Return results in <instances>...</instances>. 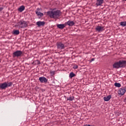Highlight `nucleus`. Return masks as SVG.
<instances>
[{"mask_svg":"<svg viewBox=\"0 0 126 126\" xmlns=\"http://www.w3.org/2000/svg\"><path fill=\"white\" fill-rule=\"evenodd\" d=\"M38 80H39L41 83H47L48 82V79L45 77H39Z\"/></svg>","mask_w":126,"mask_h":126,"instance_id":"6e6552de","label":"nucleus"},{"mask_svg":"<svg viewBox=\"0 0 126 126\" xmlns=\"http://www.w3.org/2000/svg\"><path fill=\"white\" fill-rule=\"evenodd\" d=\"M57 44V48L60 50H63L66 47L64 45V44L62 43L61 42H58Z\"/></svg>","mask_w":126,"mask_h":126,"instance_id":"423d86ee","label":"nucleus"},{"mask_svg":"<svg viewBox=\"0 0 126 126\" xmlns=\"http://www.w3.org/2000/svg\"><path fill=\"white\" fill-rule=\"evenodd\" d=\"M111 98H112V95H109L107 96H105L103 98V99L104 100V101H106V102H108V101H110V99H111Z\"/></svg>","mask_w":126,"mask_h":126,"instance_id":"ddd939ff","label":"nucleus"},{"mask_svg":"<svg viewBox=\"0 0 126 126\" xmlns=\"http://www.w3.org/2000/svg\"><path fill=\"white\" fill-rule=\"evenodd\" d=\"M24 9H25V6H24V5L21 6L18 9V11H20V12H22V11H23V10H24Z\"/></svg>","mask_w":126,"mask_h":126,"instance_id":"2eb2a0df","label":"nucleus"},{"mask_svg":"<svg viewBox=\"0 0 126 126\" xmlns=\"http://www.w3.org/2000/svg\"><path fill=\"white\" fill-rule=\"evenodd\" d=\"M3 9V8L0 7V11H2V10Z\"/></svg>","mask_w":126,"mask_h":126,"instance_id":"393cba45","label":"nucleus"},{"mask_svg":"<svg viewBox=\"0 0 126 126\" xmlns=\"http://www.w3.org/2000/svg\"><path fill=\"white\" fill-rule=\"evenodd\" d=\"M12 84L13 83L12 82H10L7 83L5 82L2 83L0 84V90H5L7 87H10V86H12Z\"/></svg>","mask_w":126,"mask_h":126,"instance_id":"7ed1b4c3","label":"nucleus"},{"mask_svg":"<svg viewBox=\"0 0 126 126\" xmlns=\"http://www.w3.org/2000/svg\"><path fill=\"white\" fill-rule=\"evenodd\" d=\"M126 92V87H123L119 89L118 91V94L119 95H121V96H123V95H125V93Z\"/></svg>","mask_w":126,"mask_h":126,"instance_id":"0eeeda50","label":"nucleus"},{"mask_svg":"<svg viewBox=\"0 0 126 126\" xmlns=\"http://www.w3.org/2000/svg\"><path fill=\"white\" fill-rule=\"evenodd\" d=\"M19 33H20L19 32H13L12 34L14 36H16V35H19Z\"/></svg>","mask_w":126,"mask_h":126,"instance_id":"412c9836","label":"nucleus"},{"mask_svg":"<svg viewBox=\"0 0 126 126\" xmlns=\"http://www.w3.org/2000/svg\"><path fill=\"white\" fill-rule=\"evenodd\" d=\"M13 32H19V30H15V31H13Z\"/></svg>","mask_w":126,"mask_h":126,"instance_id":"a878e982","label":"nucleus"},{"mask_svg":"<svg viewBox=\"0 0 126 126\" xmlns=\"http://www.w3.org/2000/svg\"><path fill=\"white\" fill-rule=\"evenodd\" d=\"M35 13L37 14V16H40V17H42V16H44V14L38 11H36Z\"/></svg>","mask_w":126,"mask_h":126,"instance_id":"dca6fc26","label":"nucleus"},{"mask_svg":"<svg viewBox=\"0 0 126 126\" xmlns=\"http://www.w3.org/2000/svg\"><path fill=\"white\" fill-rule=\"evenodd\" d=\"M73 68L74 69H77V68H78V66H77V65H75L73 66Z\"/></svg>","mask_w":126,"mask_h":126,"instance_id":"4be33fe9","label":"nucleus"},{"mask_svg":"<svg viewBox=\"0 0 126 126\" xmlns=\"http://www.w3.org/2000/svg\"><path fill=\"white\" fill-rule=\"evenodd\" d=\"M120 25H121V26H122V27H126V21L121 22L120 23Z\"/></svg>","mask_w":126,"mask_h":126,"instance_id":"f3484780","label":"nucleus"},{"mask_svg":"<svg viewBox=\"0 0 126 126\" xmlns=\"http://www.w3.org/2000/svg\"><path fill=\"white\" fill-rule=\"evenodd\" d=\"M50 73H51V74L54 75V74H55V72L54 71H50Z\"/></svg>","mask_w":126,"mask_h":126,"instance_id":"b1692460","label":"nucleus"},{"mask_svg":"<svg viewBox=\"0 0 126 126\" xmlns=\"http://www.w3.org/2000/svg\"><path fill=\"white\" fill-rule=\"evenodd\" d=\"M21 56H22V51L20 50L16 51L13 53V58H15V57H17V58H19V57H21Z\"/></svg>","mask_w":126,"mask_h":126,"instance_id":"20e7f679","label":"nucleus"},{"mask_svg":"<svg viewBox=\"0 0 126 126\" xmlns=\"http://www.w3.org/2000/svg\"><path fill=\"white\" fill-rule=\"evenodd\" d=\"M45 23L44 21H38L36 22V25L38 27H41V26H44L45 25Z\"/></svg>","mask_w":126,"mask_h":126,"instance_id":"9d476101","label":"nucleus"},{"mask_svg":"<svg viewBox=\"0 0 126 126\" xmlns=\"http://www.w3.org/2000/svg\"><path fill=\"white\" fill-rule=\"evenodd\" d=\"M103 2H104V0H97L96 3V6H100L103 4Z\"/></svg>","mask_w":126,"mask_h":126,"instance_id":"f8f14e48","label":"nucleus"},{"mask_svg":"<svg viewBox=\"0 0 126 126\" xmlns=\"http://www.w3.org/2000/svg\"><path fill=\"white\" fill-rule=\"evenodd\" d=\"M126 65V60H120L119 62H115L113 64V68H122L123 67H125Z\"/></svg>","mask_w":126,"mask_h":126,"instance_id":"f03ea898","label":"nucleus"},{"mask_svg":"<svg viewBox=\"0 0 126 126\" xmlns=\"http://www.w3.org/2000/svg\"><path fill=\"white\" fill-rule=\"evenodd\" d=\"M47 14L50 16V18L54 19H58L61 16V11L60 10H52L47 12Z\"/></svg>","mask_w":126,"mask_h":126,"instance_id":"f257e3e1","label":"nucleus"},{"mask_svg":"<svg viewBox=\"0 0 126 126\" xmlns=\"http://www.w3.org/2000/svg\"><path fill=\"white\" fill-rule=\"evenodd\" d=\"M105 28L102 26H98L95 28V30L98 32L104 31Z\"/></svg>","mask_w":126,"mask_h":126,"instance_id":"1a4fd4ad","label":"nucleus"},{"mask_svg":"<svg viewBox=\"0 0 126 126\" xmlns=\"http://www.w3.org/2000/svg\"><path fill=\"white\" fill-rule=\"evenodd\" d=\"M95 61V58H93L90 60V63H92V62H94Z\"/></svg>","mask_w":126,"mask_h":126,"instance_id":"5701e85b","label":"nucleus"},{"mask_svg":"<svg viewBox=\"0 0 126 126\" xmlns=\"http://www.w3.org/2000/svg\"><path fill=\"white\" fill-rule=\"evenodd\" d=\"M115 86H116V87H121V84L118 83H115Z\"/></svg>","mask_w":126,"mask_h":126,"instance_id":"aec40b11","label":"nucleus"},{"mask_svg":"<svg viewBox=\"0 0 126 126\" xmlns=\"http://www.w3.org/2000/svg\"><path fill=\"white\" fill-rule=\"evenodd\" d=\"M74 76H75V74L71 72L69 74V77H70V78H72V77H74Z\"/></svg>","mask_w":126,"mask_h":126,"instance_id":"a211bd4d","label":"nucleus"},{"mask_svg":"<svg viewBox=\"0 0 126 126\" xmlns=\"http://www.w3.org/2000/svg\"><path fill=\"white\" fill-rule=\"evenodd\" d=\"M73 99H74V96H70L67 98V101H73Z\"/></svg>","mask_w":126,"mask_h":126,"instance_id":"6ab92c4d","label":"nucleus"},{"mask_svg":"<svg viewBox=\"0 0 126 126\" xmlns=\"http://www.w3.org/2000/svg\"><path fill=\"white\" fill-rule=\"evenodd\" d=\"M57 27L59 29H63L65 27V24H58L57 25Z\"/></svg>","mask_w":126,"mask_h":126,"instance_id":"4468645a","label":"nucleus"},{"mask_svg":"<svg viewBox=\"0 0 126 126\" xmlns=\"http://www.w3.org/2000/svg\"><path fill=\"white\" fill-rule=\"evenodd\" d=\"M18 25L21 28H25V27H27V23L25 21H20Z\"/></svg>","mask_w":126,"mask_h":126,"instance_id":"39448f33","label":"nucleus"},{"mask_svg":"<svg viewBox=\"0 0 126 126\" xmlns=\"http://www.w3.org/2000/svg\"><path fill=\"white\" fill-rule=\"evenodd\" d=\"M65 24H67L68 26H73L74 24H75V23L73 22V21L69 20L67 22L65 23Z\"/></svg>","mask_w":126,"mask_h":126,"instance_id":"9b49d317","label":"nucleus"}]
</instances>
